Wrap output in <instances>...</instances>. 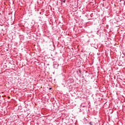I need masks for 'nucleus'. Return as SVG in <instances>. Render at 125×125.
<instances>
[{"label":"nucleus","instance_id":"1","mask_svg":"<svg viewBox=\"0 0 125 125\" xmlns=\"http://www.w3.org/2000/svg\"><path fill=\"white\" fill-rule=\"evenodd\" d=\"M89 124L90 125H93V124L92 123V122H90Z\"/></svg>","mask_w":125,"mask_h":125},{"label":"nucleus","instance_id":"2","mask_svg":"<svg viewBox=\"0 0 125 125\" xmlns=\"http://www.w3.org/2000/svg\"><path fill=\"white\" fill-rule=\"evenodd\" d=\"M65 1H66V0H63V1H62V2H64L65 3Z\"/></svg>","mask_w":125,"mask_h":125},{"label":"nucleus","instance_id":"3","mask_svg":"<svg viewBox=\"0 0 125 125\" xmlns=\"http://www.w3.org/2000/svg\"><path fill=\"white\" fill-rule=\"evenodd\" d=\"M49 89H50V90L51 89V88H49Z\"/></svg>","mask_w":125,"mask_h":125},{"label":"nucleus","instance_id":"4","mask_svg":"<svg viewBox=\"0 0 125 125\" xmlns=\"http://www.w3.org/2000/svg\"><path fill=\"white\" fill-rule=\"evenodd\" d=\"M8 98H10V97H9Z\"/></svg>","mask_w":125,"mask_h":125},{"label":"nucleus","instance_id":"5","mask_svg":"<svg viewBox=\"0 0 125 125\" xmlns=\"http://www.w3.org/2000/svg\"><path fill=\"white\" fill-rule=\"evenodd\" d=\"M65 0H64V1H65Z\"/></svg>","mask_w":125,"mask_h":125}]
</instances>
